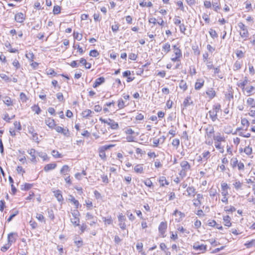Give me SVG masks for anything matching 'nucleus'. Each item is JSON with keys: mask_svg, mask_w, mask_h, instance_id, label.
I'll use <instances>...</instances> for the list:
<instances>
[{"mask_svg": "<svg viewBox=\"0 0 255 255\" xmlns=\"http://www.w3.org/2000/svg\"><path fill=\"white\" fill-rule=\"evenodd\" d=\"M238 25L241 30L240 32V35L241 37L244 38V40H246L249 35V33L247 27L242 22H240Z\"/></svg>", "mask_w": 255, "mask_h": 255, "instance_id": "f257e3e1", "label": "nucleus"}, {"mask_svg": "<svg viewBox=\"0 0 255 255\" xmlns=\"http://www.w3.org/2000/svg\"><path fill=\"white\" fill-rule=\"evenodd\" d=\"M100 121L103 123L107 124L109 125L111 128L113 129H117L119 128V126L118 123L115 122L113 120L108 119H104L102 118H100Z\"/></svg>", "mask_w": 255, "mask_h": 255, "instance_id": "f03ea898", "label": "nucleus"}, {"mask_svg": "<svg viewBox=\"0 0 255 255\" xmlns=\"http://www.w3.org/2000/svg\"><path fill=\"white\" fill-rule=\"evenodd\" d=\"M205 137H213L215 133V130L213 126L212 125H208L205 128Z\"/></svg>", "mask_w": 255, "mask_h": 255, "instance_id": "7ed1b4c3", "label": "nucleus"}, {"mask_svg": "<svg viewBox=\"0 0 255 255\" xmlns=\"http://www.w3.org/2000/svg\"><path fill=\"white\" fill-rule=\"evenodd\" d=\"M193 248L196 251H199L201 253H205L207 251V246L204 244L199 245V242L193 244Z\"/></svg>", "mask_w": 255, "mask_h": 255, "instance_id": "20e7f679", "label": "nucleus"}, {"mask_svg": "<svg viewBox=\"0 0 255 255\" xmlns=\"http://www.w3.org/2000/svg\"><path fill=\"white\" fill-rule=\"evenodd\" d=\"M173 215L177 217V218L175 219V220L177 222H180L183 218L185 217L184 213L179 211L178 210H175L173 213Z\"/></svg>", "mask_w": 255, "mask_h": 255, "instance_id": "39448f33", "label": "nucleus"}, {"mask_svg": "<svg viewBox=\"0 0 255 255\" xmlns=\"http://www.w3.org/2000/svg\"><path fill=\"white\" fill-rule=\"evenodd\" d=\"M118 220L120 222L119 223V226L122 230L126 229V225L125 224V217L122 214H120L118 216Z\"/></svg>", "mask_w": 255, "mask_h": 255, "instance_id": "423d86ee", "label": "nucleus"}, {"mask_svg": "<svg viewBox=\"0 0 255 255\" xmlns=\"http://www.w3.org/2000/svg\"><path fill=\"white\" fill-rule=\"evenodd\" d=\"M166 229H167L166 223L163 222L160 223V224L158 227V231L162 237H165L164 234L166 232Z\"/></svg>", "mask_w": 255, "mask_h": 255, "instance_id": "0eeeda50", "label": "nucleus"}, {"mask_svg": "<svg viewBox=\"0 0 255 255\" xmlns=\"http://www.w3.org/2000/svg\"><path fill=\"white\" fill-rule=\"evenodd\" d=\"M45 124L51 128H54L56 127V124L53 119L50 118H47L45 120Z\"/></svg>", "mask_w": 255, "mask_h": 255, "instance_id": "6e6552de", "label": "nucleus"}, {"mask_svg": "<svg viewBox=\"0 0 255 255\" xmlns=\"http://www.w3.org/2000/svg\"><path fill=\"white\" fill-rule=\"evenodd\" d=\"M28 132L31 134L32 139L35 142H39L38 134L35 132L34 128L32 127L28 128Z\"/></svg>", "mask_w": 255, "mask_h": 255, "instance_id": "1a4fd4ad", "label": "nucleus"}, {"mask_svg": "<svg viewBox=\"0 0 255 255\" xmlns=\"http://www.w3.org/2000/svg\"><path fill=\"white\" fill-rule=\"evenodd\" d=\"M213 139L215 142H221L225 141V137L222 135L221 133L218 132L216 135L213 136Z\"/></svg>", "mask_w": 255, "mask_h": 255, "instance_id": "9d476101", "label": "nucleus"}, {"mask_svg": "<svg viewBox=\"0 0 255 255\" xmlns=\"http://www.w3.org/2000/svg\"><path fill=\"white\" fill-rule=\"evenodd\" d=\"M28 153L31 156V161L33 162H36V156L35 154L37 153V152L33 149L31 148L27 151Z\"/></svg>", "mask_w": 255, "mask_h": 255, "instance_id": "9b49d317", "label": "nucleus"}, {"mask_svg": "<svg viewBox=\"0 0 255 255\" xmlns=\"http://www.w3.org/2000/svg\"><path fill=\"white\" fill-rule=\"evenodd\" d=\"M105 81V79L103 77H101L100 78H97L94 83L93 84V87L94 88H96L104 83Z\"/></svg>", "mask_w": 255, "mask_h": 255, "instance_id": "f8f14e48", "label": "nucleus"}, {"mask_svg": "<svg viewBox=\"0 0 255 255\" xmlns=\"http://www.w3.org/2000/svg\"><path fill=\"white\" fill-rule=\"evenodd\" d=\"M15 20L17 22L21 23L25 19L24 14L22 12H19L15 15Z\"/></svg>", "mask_w": 255, "mask_h": 255, "instance_id": "ddd939ff", "label": "nucleus"}, {"mask_svg": "<svg viewBox=\"0 0 255 255\" xmlns=\"http://www.w3.org/2000/svg\"><path fill=\"white\" fill-rule=\"evenodd\" d=\"M75 244L78 248H80L83 245V241L81 238L78 236H76L74 239Z\"/></svg>", "mask_w": 255, "mask_h": 255, "instance_id": "4468645a", "label": "nucleus"}, {"mask_svg": "<svg viewBox=\"0 0 255 255\" xmlns=\"http://www.w3.org/2000/svg\"><path fill=\"white\" fill-rule=\"evenodd\" d=\"M180 166L182 169L184 170H188L190 169L191 166L189 163L187 161H183L180 163Z\"/></svg>", "mask_w": 255, "mask_h": 255, "instance_id": "2eb2a0df", "label": "nucleus"}, {"mask_svg": "<svg viewBox=\"0 0 255 255\" xmlns=\"http://www.w3.org/2000/svg\"><path fill=\"white\" fill-rule=\"evenodd\" d=\"M94 114L93 111L87 109L82 112V116L84 118H88L89 117H92Z\"/></svg>", "mask_w": 255, "mask_h": 255, "instance_id": "dca6fc26", "label": "nucleus"}, {"mask_svg": "<svg viewBox=\"0 0 255 255\" xmlns=\"http://www.w3.org/2000/svg\"><path fill=\"white\" fill-rule=\"evenodd\" d=\"M56 166L57 164L55 163L47 164L45 166L44 170L45 171L48 172L49 170L55 169Z\"/></svg>", "mask_w": 255, "mask_h": 255, "instance_id": "f3484780", "label": "nucleus"}, {"mask_svg": "<svg viewBox=\"0 0 255 255\" xmlns=\"http://www.w3.org/2000/svg\"><path fill=\"white\" fill-rule=\"evenodd\" d=\"M204 81L203 79H198L195 84V89L200 90L204 85Z\"/></svg>", "mask_w": 255, "mask_h": 255, "instance_id": "a211bd4d", "label": "nucleus"}, {"mask_svg": "<svg viewBox=\"0 0 255 255\" xmlns=\"http://www.w3.org/2000/svg\"><path fill=\"white\" fill-rule=\"evenodd\" d=\"M14 236H17V234L16 233H11L8 235V244H10V245H11L12 243H14L16 241V238L14 237Z\"/></svg>", "mask_w": 255, "mask_h": 255, "instance_id": "6ab92c4d", "label": "nucleus"}, {"mask_svg": "<svg viewBox=\"0 0 255 255\" xmlns=\"http://www.w3.org/2000/svg\"><path fill=\"white\" fill-rule=\"evenodd\" d=\"M225 97L226 99L228 100L229 101H230L231 99H233V90L232 88H230L228 89V92L225 94Z\"/></svg>", "mask_w": 255, "mask_h": 255, "instance_id": "aec40b11", "label": "nucleus"}, {"mask_svg": "<svg viewBox=\"0 0 255 255\" xmlns=\"http://www.w3.org/2000/svg\"><path fill=\"white\" fill-rule=\"evenodd\" d=\"M134 171L136 173L141 174L143 173V168L142 164H137L134 167Z\"/></svg>", "mask_w": 255, "mask_h": 255, "instance_id": "412c9836", "label": "nucleus"}, {"mask_svg": "<svg viewBox=\"0 0 255 255\" xmlns=\"http://www.w3.org/2000/svg\"><path fill=\"white\" fill-rule=\"evenodd\" d=\"M224 225L228 227H230L232 225L231 223V218L228 216H226L223 217Z\"/></svg>", "mask_w": 255, "mask_h": 255, "instance_id": "4be33fe9", "label": "nucleus"}, {"mask_svg": "<svg viewBox=\"0 0 255 255\" xmlns=\"http://www.w3.org/2000/svg\"><path fill=\"white\" fill-rule=\"evenodd\" d=\"M159 182L161 186H164L165 185H168L169 184L164 176H161L159 178Z\"/></svg>", "mask_w": 255, "mask_h": 255, "instance_id": "5701e85b", "label": "nucleus"}, {"mask_svg": "<svg viewBox=\"0 0 255 255\" xmlns=\"http://www.w3.org/2000/svg\"><path fill=\"white\" fill-rule=\"evenodd\" d=\"M188 194L187 196H195V189L194 187H188L187 188L186 190Z\"/></svg>", "mask_w": 255, "mask_h": 255, "instance_id": "b1692460", "label": "nucleus"}, {"mask_svg": "<svg viewBox=\"0 0 255 255\" xmlns=\"http://www.w3.org/2000/svg\"><path fill=\"white\" fill-rule=\"evenodd\" d=\"M173 50H174V53L175 55V56H177L178 57H181L182 56V53L180 49L179 48L177 47L176 45H174L173 46Z\"/></svg>", "mask_w": 255, "mask_h": 255, "instance_id": "393cba45", "label": "nucleus"}, {"mask_svg": "<svg viewBox=\"0 0 255 255\" xmlns=\"http://www.w3.org/2000/svg\"><path fill=\"white\" fill-rule=\"evenodd\" d=\"M208 113L210 118L212 119L213 122H215L217 119V114L212 110H210Z\"/></svg>", "mask_w": 255, "mask_h": 255, "instance_id": "a878e982", "label": "nucleus"}, {"mask_svg": "<svg viewBox=\"0 0 255 255\" xmlns=\"http://www.w3.org/2000/svg\"><path fill=\"white\" fill-rule=\"evenodd\" d=\"M247 104L251 108H255V100L252 98H249L247 100Z\"/></svg>", "mask_w": 255, "mask_h": 255, "instance_id": "bb28decb", "label": "nucleus"}, {"mask_svg": "<svg viewBox=\"0 0 255 255\" xmlns=\"http://www.w3.org/2000/svg\"><path fill=\"white\" fill-rule=\"evenodd\" d=\"M193 103L190 97H187L183 102V105L185 107H187Z\"/></svg>", "mask_w": 255, "mask_h": 255, "instance_id": "cd10ccee", "label": "nucleus"}, {"mask_svg": "<svg viewBox=\"0 0 255 255\" xmlns=\"http://www.w3.org/2000/svg\"><path fill=\"white\" fill-rule=\"evenodd\" d=\"M69 171V167L68 165H63L60 170V173L64 175L67 174V172Z\"/></svg>", "mask_w": 255, "mask_h": 255, "instance_id": "c85d7f7f", "label": "nucleus"}, {"mask_svg": "<svg viewBox=\"0 0 255 255\" xmlns=\"http://www.w3.org/2000/svg\"><path fill=\"white\" fill-rule=\"evenodd\" d=\"M32 184L25 183L24 184L21 186V189L24 191L28 190L32 187Z\"/></svg>", "mask_w": 255, "mask_h": 255, "instance_id": "c756f323", "label": "nucleus"}, {"mask_svg": "<svg viewBox=\"0 0 255 255\" xmlns=\"http://www.w3.org/2000/svg\"><path fill=\"white\" fill-rule=\"evenodd\" d=\"M162 50L165 54H167L170 51V45L168 43H166L162 46Z\"/></svg>", "mask_w": 255, "mask_h": 255, "instance_id": "7c9ffc66", "label": "nucleus"}, {"mask_svg": "<svg viewBox=\"0 0 255 255\" xmlns=\"http://www.w3.org/2000/svg\"><path fill=\"white\" fill-rule=\"evenodd\" d=\"M55 193V196L57 198L58 201H61L63 200L62 195L61 193V191L59 190H57Z\"/></svg>", "mask_w": 255, "mask_h": 255, "instance_id": "2f4dec72", "label": "nucleus"}, {"mask_svg": "<svg viewBox=\"0 0 255 255\" xmlns=\"http://www.w3.org/2000/svg\"><path fill=\"white\" fill-rule=\"evenodd\" d=\"M179 87L180 89H182L183 91H185L187 89L186 83L184 80H181L180 82Z\"/></svg>", "mask_w": 255, "mask_h": 255, "instance_id": "473e14b6", "label": "nucleus"}, {"mask_svg": "<svg viewBox=\"0 0 255 255\" xmlns=\"http://www.w3.org/2000/svg\"><path fill=\"white\" fill-rule=\"evenodd\" d=\"M243 184L240 181H236L234 183L233 185L236 190H238L241 189Z\"/></svg>", "mask_w": 255, "mask_h": 255, "instance_id": "72a5a7b5", "label": "nucleus"}, {"mask_svg": "<svg viewBox=\"0 0 255 255\" xmlns=\"http://www.w3.org/2000/svg\"><path fill=\"white\" fill-rule=\"evenodd\" d=\"M248 82V79L247 77H245V80L242 82L238 84V86L241 87L242 90H244L245 89V87L247 84Z\"/></svg>", "mask_w": 255, "mask_h": 255, "instance_id": "f704fd0d", "label": "nucleus"}, {"mask_svg": "<svg viewBox=\"0 0 255 255\" xmlns=\"http://www.w3.org/2000/svg\"><path fill=\"white\" fill-rule=\"evenodd\" d=\"M241 62L239 61H236L235 63L234 66H233V69L234 71H237L241 69Z\"/></svg>", "mask_w": 255, "mask_h": 255, "instance_id": "c9c22d12", "label": "nucleus"}, {"mask_svg": "<svg viewBox=\"0 0 255 255\" xmlns=\"http://www.w3.org/2000/svg\"><path fill=\"white\" fill-rule=\"evenodd\" d=\"M207 95L211 98L212 99L215 96V92L213 89L208 90L206 92Z\"/></svg>", "mask_w": 255, "mask_h": 255, "instance_id": "e433bc0d", "label": "nucleus"}, {"mask_svg": "<svg viewBox=\"0 0 255 255\" xmlns=\"http://www.w3.org/2000/svg\"><path fill=\"white\" fill-rule=\"evenodd\" d=\"M61 12V7L59 5L54 6L53 12L54 14H58Z\"/></svg>", "mask_w": 255, "mask_h": 255, "instance_id": "4c0bfd02", "label": "nucleus"}, {"mask_svg": "<svg viewBox=\"0 0 255 255\" xmlns=\"http://www.w3.org/2000/svg\"><path fill=\"white\" fill-rule=\"evenodd\" d=\"M36 218L41 222H45V218L41 214L37 213L36 215Z\"/></svg>", "mask_w": 255, "mask_h": 255, "instance_id": "58836bf2", "label": "nucleus"}, {"mask_svg": "<svg viewBox=\"0 0 255 255\" xmlns=\"http://www.w3.org/2000/svg\"><path fill=\"white\" fill-rule=\"evenodd\" d=\"M71 222L75 226H79L80 220L79 218H73L71 219Z\"/></svg>", "mask_w": 255, "mask_h": 255, "instance_id": "ea45409f", "label": "nucleus"}, {"mask_svg": "<svg viewBox=\"0 0 255 255\" xmlns=\"http://www.w3.org/2000/svg\"><path fill=\"white\" fill-rule=\"evenodd\" d=\"M69 200L73 203V204L76 206V208H78L79 202L78 200H76L73 196H70V198H69Z\"/></svg>", "mask_w": 255, "mask_h": 255, "instance_id": "a19ab883", "label": "nucleus"}, {"mask_svg": "<svg viewBox=\"0 0 255 255\" xmlns=\"http://www.w3.org/2000/svg\"><path fill=\"white\" fill-rule=\"evenodd\" d=\"M202 157L205 161H207L210 157V152L209 151H206L202 153Z\"/></svg>", "mask_w": 255, "mask_h": 255, "instance_id": "79ce46f5", "label": "nucleus"}, {"mask_svg": "<svg viewBox=\"0 0 255 255\" xmlns=\"http://www.w3.org/2000/svg\"><path fill=\"white\" fill-rule=\"evenodd\" d=\"M47 214H48V217L50 219H51L52 220H53L54 219L55 217H54L53 211L52 210V209H47Z\"/></svg>", "mask_w": 255, "mask_h": 255, "instance_id": "37998d69", "label": "nucleus"}, {"mask_svg": "<svg viewBox=\"0 0 255 255\" xmlns=\"http://www.w3.org/2000/svg\"><path fill=\"white\" fill-rule=\"evenodd\" d=\"M212 5L214 10L216 12L221 8L220 4L218 2H213Z\"/></svg>", "mask_w": 255, "mask_h": 255, "instance_id": "c03bdc74", "label": "nucleus"}, {"mask_svg": "<svg viewBox=\"0 0 255 255\" xmlns=\"http://www.w3.org/2000/svg\"><path fill=\"white\" fill-rule=\"evenodd\" d=\"M37 154L38 155V156L41 157L43 160H46L47 159H48L47 155L45 153L42 152H37Z\"/></svg>", "mask_w": 255, "mask_h": 255, "instance_id": "a18cd8bd", "label": "nucleus"}, {"mask_svg": "<svg viewBox=\"0 0 255 255\" xmlns=\"http://www.w3.org/2000/svg\"><path fill=\"white\" fill-rule=\"evenodd\" d=\"M244 152L248 155H251L252 153V148L249 146H246L244 148Z\"/></svg>", "mask_w": 255, "mask_h": 255, "instance_id": "49530a36", "label": "nucleus"}, {"mask_svg": "<svg viewBox=\"0 0 255 255\" xmlns=\"http://www.w3.org/2000/svg\"><path fill=\"white\" fill-rule=\"evenodd\" d=\"M209 34L210 35V36L213 38H216L218 37V34L216 32V31L211 28L209 31Z\"/></svg>", "mask_w": 255, "mask_h": 255, "instance_id": "de8ad7c7", "label": "nucleus"}, {"mask_svg": "<svg viewBox=\"0 0 255 255\" xmlns=\"http://www.w3.org/2000/svg\"><path fill=\"white\" fill-rule=\"evenodd\" d=\"M0 77L4 81L7 82H10L11 81L10 79L5 74H0Z\"/></svg>", "mask_w": 255, "mask_h": 255, "instance_id": "09e8293b", "label": "nucleus"}, {"mask_svg": "<svg viewBox=\"0 0 255 255\" xmlns=\"http://www.w3.org/2000/svg\"><path fill=\"white\" fill-rule=\"evenodd\" d=\"M89 55L90 56L96 57L99 55V53L97 50H92L90 51Z\"/></svg>", "mask_w": 255, "mask_h": 255, "instance_id": "8fccbe9b", "label": "nucleus"}, {"mask_svg": "<svg viewBox=\"0 0 255 255\" xmlns=\"http://www.w3.org/2000/svg\"><path fill=\"white\" fill-rule=\"evenodd\" d=\"M19 98H20V100L23 103L26 102V101L27 100V98L26 96L25 95V94L24 93H23L22 92L20 93Z\"/></svg>", "mask_w": 255, "mask_h": 255, "instance_id": "3c124183", "label": "nucleus"}, {"mask_svg": "<svg viewBox=\"0 0 255 255\" xmlns=\"http://www.w3.org/2000/svg\"><path fill=\"white\" fill-rule=\"evenodd\" d=\"M224 210L227 212L232 213L236 211V208L234 206H230L229 207H225Z\"/></svg>", "mask_w": 255, "mask_h": 255, "instance_id": "603ef678", "label": "nucleus"}, {"mask_svg": "<svg viewBox=\"0 0 255 255\" xmlns=\"http://www.w3.org/2000/svg\"><path fill=\"white\" fill-rule=\"evenodd\" d=\"M245 89L248 94V96H250L252 94L253 91L255 90V87L253 86H251L250 87H247Z\"/></svg>", "mask_w": 255, "mask_h": 255, "instance_id": "864d4df0", "label": "nucleus"}, {"mask_svg": "<svg viewBox=\"0 0 255 255\" xmlns=\"http://www.w3.org/2000/svg\"><path fill=\"white\" fill-rule=\"evenodd\" d=\"M238 160L236 158H232L231 160V164L233 168L238 166Z\"/></svg>", "mask_w": 255, "mask_h": 255, "instance_id": "5fc2aeb1", "label": "nucleus"}, {"mask_svg": "<svg viewBox=\"0 0 255 255\" xmlns=\"http://www.w3.org/2000/svg\"><path fill=\"white\" fill-rule=\"evenodd\" d=\"M12 64L14 67H15L16 69H18L20 68V64L19 62L16 59H15L13 61Z\"/></svg>", "mask_w": 255, "mask_h": 255, "instance_id": "6e6d98bb", "label": "nucleus"}, {"mask_svg": "<svg viewBox=\"0 0 255 255\" xmlns=\"http://www.w3.org/2000/svg\"><path fill=\"white\" fill-rule=\"evenodd\" d=\"M52 155L53 157L55 158H60L62 157V155L57 150H53L52 151Z\"/></svg>", "mask_w": 255, "mask_h": 255, "instance_id": "4d7b16f0", "label": "nucleus"}, {"mask_svg": "<svg viewBox=\"0 0 255 255\" xmlns=\"http://www.w3.org/2000/svg\"><path fill=\"white\" fill-rule=\"evenodd\" d=\"M114 146V145H113V144L105 145L100 147L99 148H100L101 150H103L105 151L106 150H107Z\"/></svg>", "mask_w": 255, "mask_h": 255, "instance_id": "13d9d810", "label": "nucleus"}, {"mask_svg": "<svg viewBox=\"0 0 255 255\" xmlns=\"http://www.w3.org/2000/svg\"><path fill=\"white\" fill-rule=\"evenodd\" d=\"M118 106L120 109H122L125 107V102L122 99L119 100Z\"/></svg>", "mask_w": 255, "mask_h": 255, "instance_id": "bf43d9fd", "label": "nucleus"}, {"mask_svg": "<svg viewBox=\"0 0 255 255\" xmlns=\"http://www.w3.org/2000/svg\"><path fill=\"white\" fill-rule=\"evenodd\" d=\"M99 156L102 159H105L106 158V155L105 153V151L101 150L100 148L99 149Z\"/></svg>", "mask_w": 255, "mask_h": 255, "instance_id": "052dcab7", "label": "nucleus"}, {"mask_svg": "<svg viewBox=\"0 0 255 255\" xmlns=\"http://www.w3.org/2000/svg\"><path fill=\"white\" fill-rule=\"evenodd\" d=\"M103 221L105 224H107L108 225H110V224H112V223H113V220H112L111 217H110L108 218H104Z\"/></svg>", "mask_w": 255, "mask_h": 255, "instance_id": "680f3d73", "label": "nucleus"}, {"mask_svg": "<svg viewBox=\"0 0 255 255\" xmlns=\"http://www.w3.org/2000/svg\"><path fill=\"white\" fill-rule=\"evenodd\" d=\"M221 110V105L220 104H217L213 106L212 110L214 111L217 114Z\"/></svg>", "mask_w": 255, "mask_h": 255, "instance_id": "e2e57ef3", "label": "nucleus"}, {"mask_svg": "<svg viewBox=\"0 0 255 255\" xmlns=\"http://www.w3.org/2000/svg\"><path fill=\"white\" fill-rule=\"evenodd\" d=\"M245 245L247 248L252 247L253 246L255 245V240H253L251 242L246 243Z\"/></svg>", "mask_w": 255, "mask_h": 255, "instance_id": "0e129e2a", "label": "nucleus"}, {"mask_svg": "<svg viewBox=\"0 0 255 255\" xmlns=\"http://www.w3.org/2000/svg\"><path fill=\"white\" fill-rule=\"evenodd\" d=\"M26 57L29 60L33 61L34 58V55L32 53L29 52V53L26 54Z\"/></svg>", "mask_w": 255, "mask_h": 255, "instance_id": "69168bd1", "label": "nucleus"}, {"mask_svg": "<svg viewBox=\"0 0 255 255\" xmlns=\"http://www.w3.org/2000/svg\"><path fill=\"white\" fill-rule=\"evenodd\" d=\"M119 28V25L118 23H115V24L112 26V31L115 33H116L118 31Z\"/></svg>", "mask_w": 255, "mask_h": 255, "instance_id": "338daca9", "label": "nucleus"}, {"mask_svg": "<svg viewBox=\"0 0 255 255\" xmlns=\"http://www.w3.org/2000/svg\"><path fill=\"white\" fill-rule=\"evenodd\" d=\"M3 102L4 104L7 106H10L12 105V102L9 97H6L5 100Z\"/></svg>", "mask_w": 255, "mask_h": 255, "instance_id": "774afa93", "label": "nucleus"}]
</instances>
